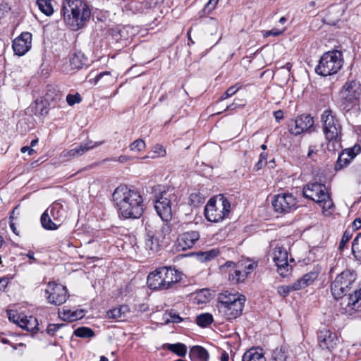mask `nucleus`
Listing matches in <instances>:
<instances>
[{"label": "nucleus", "mask_w": 361, "mask_h": 361, "mask_svg": "<svg viewBox=\"0 0 361 361\" xmlns=\"http://www.w3.org/2000/svg\"><path fill=\"white\" fill-rule=\"evenodd\" d=\"M355 279V272L346 269L338 274L331 285V291L334 298L336 300L342 299L341 312L348 315L361 311V288L355 290L347 298H344L352 288Z\"/></svg>", "instance_id": "nucleus-1"}, {"label": "nucleus", "mask_w": 361, "mask_h": 361, "mask_svg": "<svg viewBox=\"0 0 361 361\" xmlns=\"http://www.w3.org/2000/svg\"><path fill=\"white\" fill-rule=\"evenodd\" d=\"M113 200L124 218L137 219L144 212V200L137 190L126 185L117 187L113 193Z\"/></svg>", "instance_id": "nucleus-2"}, {"label": "nucleus", "mask_w": 361, "mask_h": 361, "mask_svg": "<svg viewBox=\"0 0 361 361\" xmlns=\"http://www.w3.org/2000/svg\"><path fill=\"white\" fill-rule=\"evenodd\" d=\"M61 12L67 25L76 30L82 27L90 20L91 11L83 0H65Z\"/></svg>", "instance_id": "nucleus-3"}, {"label": "nucleus", "mask_w": 361, "mask_h": 361, "mask_svg": "<svg viewBox=\"0 0 361 361\" xmlns=\"http://www.w3.org/2000/svg\"><path fill=\"white\" fill-rule=\"evenodd\" d=\"M245 297L238 293H231L224 291L218 296V313L226 320L236 319L242 314Z\"/></svg>", "instance_id": "nucleus-4"}, {"label": "nucleus", "mask_w": 361, "mask_h": 361, "mask_svg": "<svg viewBox=\"0 0 361 361\" xmlns=\"http://www.w3.org/2000/svg\"><path fill=\"white\" fill-rule=\"evenodd\" d=\"M303 195L317 203L322 209L323 213L331 214L334 203L324 184L317 182L309 183L303 188Z\"/></svg>", "instance_id": "nucleus-5"}, {"label": "nucleus", "mask_w": 361, "mask_h": 361, "mask_svg": "<svg viewBox=\"0 0 361 361\" xmlns=\"http://www.w3.org/2000/svg\"><path fill=\"white\" fill-rule=\"evenodd\" d=\"M231 211L230 201L223 195L209 200L204 208L206 219L211 222H219L228 217Z\"/></svg>", "instance_id": "nucleus-6"}, {"label": "nucleus", "mask_w": 361, "mask_h": 361, "mask_svg": "<svg viewBox=\"0 0 361 361\" xmlns=\"http://www.w3.org/2000/svg\"><path fill=\"white\" fill-rule=\"evenodd\" d=\"M178 204V196L173 189H167L156 196L154 209L164 221H169L173 215V209Z\"/></svg>", "instance_id": "nucleus-7"}, {"label": "nucleus", "mask_w": 361, "mask_h": 361, "mask_svg": "<svg viewBox=\"0 0 361 361\" xmlns=\"http://www.w3.org/2000/svg\"><path fill=\"white\" fill-rule=\"evenodd\" d=\"M343 64L341 51L331 50L325 52L320 58L315 72L322 76H329L338 73Z\"/></svg>", "instance_id": "nucleus-8"}, {"label": "nucleus", "mask_w": 361, "mask_h": 361, "mask_svg": "<svg viewBox=\"0 0 361 361\" xmlns=\"http://www.w3.org/2000/svg\"><path fill=\"white\" fill-rule=\"evenodd\" d=\"M322 130L328 142H340L342 135V126L336 114L326 109L321 115Z\"/></svg>", "instance_id": "nucleus-9"}, {"label": "nucleus", "mask_w": 361, "mask_h": 361, "mask_svg": "<svg viewBox=\"0 0 361 361\" xmlns=\"http://www.w3.org/2000/svg\"><path fill=\"white\" fill-rule=\"evenodd\" d=\"M361 96V84L355 80H348L339 92V99L343 109L348 108Z\"/></svg>", "instance_id": "nucleus-10"}, {"label": "nucleus", "mask_w": 361, "mask_h": 361, "mask_svg": "<svg viewBox=\"0 0 361 361\" xmlns=\"http://www.w3.org/2000/svg\"><path fill=\"white\" fill-rule=\"evenodd\" d=\"M271 203L274 210L279 214H287L298 208V200L291 193L281 192L273 197Z\"/></svg>", "instance_id": "nucleus-11"}, {"label": "nucleus", "mask_w": 361, "mask_h": 361, "mask_svg": "<svg viewBox=\"0 0 361 361\" xmlns=\"http://www.w3.org/2000/svg\"><path fill=\"white\" fill-rule=\"evenodd\" d=\"M45 295L48 302L55 305L64 303L68 297L66 287L54 281L48 283Z\"/></svg>", "instance_id": "nucleus-12"}, {"label": "nucleus", "mask_w": 361, "mask_h": 361, "mask_svg": "<svg viewBox=\"0 0 361 361\" xmlns=\"http://www.w3.org/2000/svg\"><path fill=\"white\" fill-rule=\"evenodd\" d=\"M103 141L93 142L92 140H87L81 142L79 145L71 149H65L59 154L61 161H68L71 159L79 157L86 153L87 151L92 149L103 144Z\"/></svg>", "instance_id": "nucleus-13"}, {"label": "nucleus", "mask_w": 361, "mask_h": 361, "mask_svg": "<svg viewBox=\"0 0 361 361\" xmlns=\"http://www.w3.org/2000/svg\"><path fill=\"white\" fill-rule=\"evenodd\" d=\"M273 260L277 267L278 273L286 276L288 274L290 266L288 264V254L286 249L282 246L276 245L274 249Z\"/></svg>", "instance_id": "nucleus-14"}, {"label": "nucleus", "mask_w": 361, "mask_h": 361, "mask_svg": "<svg viewBox=\"0 0 361 361\" xmlns=\"http://www.w3.org/2000/svg\"><path fill=\"white\" fill-rule=\"evenodd\" d=\"M317 341L322 349L329 351L334 350L339 342L336 334L327 328H323L319 330L317 333Z\"/></svg>", "instance_id": "nucleus-15"}, {"label": "nucleus", "mask_w": 361, "mask_h": 361, "mask_svg": "<svg viewBox=\"0 0 361 361\" xmlns=\"http://www.w3.org/2000/svg\"><path fill=\"white\" fill-rule=\"evenodd\" d=\"M314 125V120L310 115H301L290 121L289 132L294 135H298L308 130Z\"/></svg>", "instance_id": "nucleus-16"}, {"label": "nucleus", "mask_w": 361, "mask_h": 361, "mask_svg": "<svg viewBox=\"0 0 361 361\" xmlns=\"http://www.w3.org/2000/svg\"><path fill=\"white\" fill-rule=\"evenodd\" d=\"M200 238L197 231H191L185 232L178 235L175 243L177 251H185L192 248Z\"/></svg>", "instance_id": "nucleus-17"}, {"label": "nucleus", "mask_w": 361, "mask_h": 361, "mask_svg": "<svg viewBox=\"0 0 361 361\" xmlns=\"http://www.w3.org/2000/svg\"><path fill=\"white\" fill-rule=\"evenodd\" d=\"M32 34L28 32H22L13 41L12 47L18 56L25 55L31 48Z\"/></svg>", "instance_id": "nucleus-18"}, {"label": "nucleus", "mask_w": 361, "mask_h": 361, "mask_svg": "<svg viewBox=\"0 0 361 361\" xmlns=\"http://www.w3.org/2000/svg\"><path fill=\"white\" fill-rule=\"evenodd\" d=\"M360 152L361 147L357 145H354L351 148L343 149L338 156V160L335 165V169L338 171L347 166L350 162Z\"/></svg>", "instance_id": "nucleus-19"}, {"label": "nucleus", "mask_w": 361, "mask_h": 361, "mask_svg": "<svg viewBox=\"0 0 361 361\" xmlns=\"http://www.w3.org/2000/svg\"><path fill=\"white\" fill-rule=\"evenodd\" d=\"M163 288L164 290L171 288L181 280V273L171 267H163Z\"/></svg>", "instance_id": "nucleus-20"}, {"label": "nucleus", "mask_w": 361, "mask_h": 361, "mask_svg": "<svg viewBox=\"0 0 361 361\" xmlns=\"http://www.w3.org/2000/svg\"><path fill=\"white\" fill-rule=\"evenodd\" d=\"M161 241L153 231H148L145 238V249L148 255H154L160 250Z\"/></svg>", "instance_id": "nucleus-21"}, {"label": "nucleus", "mask_w": 361, "mask_h": 361, "mask_svg": "<svg viewBox=\"0 0 361 361\" xmlns=\"http://www.w3.org/2000/svg\"><path fill=\"white\" fill-rule=\"evenodd\" d=\"M319 271L320 269L319 267H314L312 271L305 274L302 278L293 283L294 290H300L312 284L318 277Z\"/></svg>", "instance_id": "nucleus-22"}, {"label": "nucleus", "mask_w": 361, "mask_h": 361, "mask_svg": "<svg viewBox=\"0 0 361 361\" xmlns=\"http://www.w3.org/2000/svg\"><path fill=\"white\" fill-rule=\"evenodd\" d=\"M48 212L53 220L57 221L61 225L66 219V207H64L60 201H56L51 204L46 210Z\"/></svg>", "instance_id": "nucleus-23"}, {"label": "nucleus", "mask_w": 361, "mask_h": 361, "mask_svg": "<svg viewBox=\"0 0 361 361\" xmlns=\"http://www.w3.org/2000/svg\"><path fill=\"white\" fill-rule=\"evenodd\" d=\"M44 102L51 107L60 106L63 103V95L51 85L47 87V92L44 95Z\"/></svg>", "instance_id": "nucleus-24"}, {"label": "nucleus", "mask_w": 361, "mask_h": 361, "mask_svg": "<svg viewBox=\"0 0 361 361\" xmlns=\"http://www.w3.org/2000/svg\"><path fill=\"white\" fill-rule=\"evenodd\" d=\"M163 268L160 267L157 269L153 272H151L147 277V285L150 289L153 290H164L163 281L164 277Z\"/></svg>", "instance_id": "nucleus-25"}, {"label": "nucleus", "mask_w": 361, "mask_h": 361, "mask_svg": "<svg viewBox=\"0 0 361 361\" xmlns=\"http://www.w3.org/2000/svg\"><path fill=\"white\" fill-rule=\"evenodd\" d=\"M59 317L63 321L73 322L84 317V312L82 310H71L69 309H63L59 311Z\"/></svg>", "instance_id": "nucleus-26"}, {"label": "nucleus", "mask_w": 361, "mask_h": 361, "mask_svg": "<svg viewBox=\"0 0 361 361\" xmlns=\"http://www.w3.org/2000/svg\"><path fill=\"white\" fill-rule=\"evenodd\" d=\"M189 356L192 361H208L209 359L207 350L199 345H195L190 348Z\"/></svg>", "instance_id": "nucleus-27"}, {"label": "nucleus", "mask_w": 361, "mask_h": 361, "mask_svg": "<svg viewBox=\"0 0 361 361\" xmlns=\"http://www.w3.org/2000/svg\"><path fill=\"white\" fill-rule=\"evenodd\" d=\"M40 222L44 229L48 231L57 230L61 226L57 221L53 220L51 215L48 212L44 211L41 216Z\"/></svg>", "instance_id": "nucleus-28"}, {"label": "nucleus", "mask_w": 361, "mask_h": 361, "mask_svg": "<svg viewBox=\"0 0 361 361\" xmlns=\"http://www.w3.org/2000/svg\"><path fill=\"white\" fill-rule=\"evenodd\" d=\"M242 361H266L261 348H252L245 352Z\"/></svg>", "instance_id": "nucleus-29"}, {"label": "nucleus", "mask_w": 361, "mask_h": 361, "mask_svg": "<svg viewBox=\"0 0 361 361\" xmlns=\"http://www.w3.org/2000/svg\"><path fill=\"white\" fill-rule=\"evenodd\" d=\"M163 348L167 349L180 357H185L187 353L186 345L181 343L174 344L165 343L163 345Z\"/></svg>", "instance_id": "nucleus-30"}, {"label": "nucleus", "mask_w": 361, "mask_h": 361, "mask_svg": "<svg viewBox=\"0 0 361 361\" xmlns=\"http://www.w3.org/2000/svg\"><path fill=\"white\" fill-rule=\"evenodd\" d=\"M129 312V308L127 305H121L118 307L110 310L107 312L109 318L111 319H121L125 314Z\"/></svg>", "instance_id": "nucleus-31"}, {"label": "nucleus", "mask_w": 361, "mask_h": 361, "mask_svg": "<svg viewBox=\"0 0 361 361\" xmlns=\"http://www.w3.org/2000/svg\"><path fill=\"white\" fill-rule=\"evenodd\" d=\"M248 271L245 269H240L238 266L237 269H235L233 274H229V280L234 281L235 283L243 282L247 277Z\"/></svg>", "instance_id": "nucleus-32"}, {"label": "nucleus", "mask_w": 361, "mask_h": 361, "mask_svg": "<svg viewBox=\"0 0 361 361\" xmlns=\"http://www.w3.org/2000/svg\"><path fill=\"white\" fill-rule=\"evenodd\" d=\"M352 252L355 258L361 262V232L357 235L353 241Z\"/></svg>", "instance_id": "nucleus-33"}, {"label": "nucleus", "mask_w": 361, "mask_h": 361, "mask_svg": "<svg viewBox=\"0 0 361 361\" xmlns=\"http://www.w3.org/2000/svg\"><path fill=\"white\" fill-rule=\"evenodd\" d=\"M39 9L46 16H51L54 13L51 0H37Z\"/></svg>", "instance_id": "nucleus-34"}, {"label": "nucleus", "mask_w": 361, "mask_h": 361, "mask_svg": "<svg viewBox=\"0 0 361 361\" xmlns=\"http://www.w3.org/2000/svg\"><path fill=\"white\" fill-rule=\"evenodd\" d=\"M220 252L218 248H213L209 250H206L200 252L198 256L202 262H208L214 259L219 255Z\"/></svg>", "instance_id": "nucleus-35"}, {"label": "nucleus", "mask_w": 361, "mask_h": 361, "mask_svg": "<svg viewBox=\"0 0 361 361\" xmlns=\"http://www.w3.org/2000/svg\"><path fill=\"white\" fill-rule=\"evenodd\" d=\"M166 154V152L165 149L161 145H156L153 147L151 152L149 155H147L142 159H147V158H151V159H155L157 157H164Z\"/></svg>", "instance_id": "nucleus-36"}, {"label": "nucleus", "mask_w": 361, "mask_h": 361, "mask_svg": "<svg viewBox=\"0 0 361 361\" xmlns=\"http://www.w3.org/2000/svg\"><path fill=\"white\" fill-rule=\"evenodd\" d=\"M70 64L74 69L81 68L85 64L82 54L80 53L73 54L70 59Z\"/></svg>", "instance_id": "nucleus-37"}, {"label": "nucleus", "mask_w": 361, "mask_h": 361, "mask_svg": "<svg viewBox=\"0 0 361 361\" xmlns=\"http://www.w3.org/2000/svg\"><path fill=\"white\" fill-rule=\"evenodd\" d=\"M213 322V317L209 313L201 314L196 318V323L202 327H206Z\"/></svg>", "instance_id": "nucleus-38"}, {"label": "nucleus", "mask_w": 361, "mask_h": 361, "mask_svg": "<svg viewBox=\"0 0 361 361\" xmlns=\"http://www.w3.org/2000/svg\"><path fill=\"white\" fill-rule=\"evenodd\" d=\"M288 353L283 348H277L272 353L273 361H286Z\"/></svg>", "instance_id": "nucleus-39"}, {"label": "nucleus", "mask_w": 361, "mask_h": 361, "mask_svg": "<svg viewBox=\"0 0 361 361\" xmlns=\"http://www.w3.org/2000/svg\"><path fill=\"white\" fill-rule=\"evenodd\" d=\"M74 334L80 338H91L94 336V333L90 328L79 327L75 330Z\"/></svg>", "instance_id": "nucleus-40"}, {"label": "nucleus", "mask_w": 361, "mask_h": 361, "mask_svg": "<svg viewBox=\"0 0 361 361\" xmlns=\"http://www.w3.org/2000/svg\"><path fill=\"white\" fill-rule=\"evenodd\" d=\"M38 323L35 317L29 316L26 320V324L25 325V330L28 331H34L37 329Z\"/></svg>", "instance_id": "nucleus-41"}, {"label": "nucleus", "mask_w": 361, "mask_h": 361, "mask_svg": "<svg viewBox=\"0 0 361 361\" xmlns=\"http://www.w3.org/2000/svg\"><path fill=\"white\" fill-rule=\"evenodd\" d=\"M190 204L193 206H197V204L202 203L204 201V197L200 192H192L190 195Z\"/></svg>", "instance_id": "nucleus-42"}, {"label": "nucleus", "mask_w": 361, "mask_h": 361, "mask_svg": "<svg viewBox=\"0 0 361 361\" xmlns=\"http://www.w3.org/2000/svg\"><path fill=\"white\" fill-rule=\"evenodd\" d=\"M130 149L131 151L140 152L145 147V142L142 139L135 140L130 145Z\"/></svg>", "instance_id": "nucleus-43"}, {"label": "nucleus", "mask_w": 361, "mask_h": 361, "mask_svg": "<svg viewBox=\"0 0 361 361\" xmlns=\"http://www.w3.org/2000/svg\"><path fill=\"white\" fill-rule=\"evenodd\" d=\"M353 231L350 228H348L345 231L342 239L340 242L339 248L342 249L345 246V245L350 240L353 235Z\"/></svg>", "instance_id": "nucleus-44"}, {"label": "nucleus", "mask_w": 361, "mask_h": 361, "mask_svg": "<svg viewBox=\"0 0 361 361\" xmlns=\"http://www.w3.org/2000/svg\"><path fill=\"white\" fill-rule=\"evenodd\" d=\"M291 290H295L293 283L291 286H281L277 288L278 293L282 297H286Z\"/></svg>", "instance_id": "nucleus-45"}, {"label": "nucleus", "mask_w": 361, "mask_h": 361, "mask_svg": "<svg viewBox=\"0 0 361 361\" xmlns=\"http://www.w3.org/2000/svg\"><path fill=\"white\" fill-rule=\"evenodd\" d=\"M267 154L265 153H262L259 155V161L255 165L254 169L255 171H259L262 169L264 166L267 165Z\"/></svg>", "instance_id": "nucleus-46"}, {"label": "nucleus", "mask_w": 361, "mask_h": 361, "mask_svg": "<svg viewBox=\"0 0 361 361\" xmlns=\"http://www.w3.org/2000/svg\"><path fill=\"white\" fill-rule=\"evenodd\" d=\"M64 326L63 324H50L47 326V332L50 336H54L56 331Z\"/></svg>", "instance_id": "nucleus-47"}, {"label": "nucleus", "mask_w": 361, "mask_h": 361, "mask_svg": "<svg viewBox=\"0 0 361 361\" xmlns=\"http://www.w3.org/2000/svg\"><path fill=\"white\" fill-rule=\"evenodd\" d=\"M8 317L9 321L12 322L13 323L18 324L19 319H20L21 313H17L15 311L9 310L7 312Z\"/></svg>", "instance_id": "nucleus-48"}, {"label": "nucleus", "mask_w": 361, "mask_h": 361, "mask_svg": "<svg viewBox=\"0 0 361 361\" xmlns=\"http://www.w3.org/2000/svg\"><path fill=\"white\" fill-rule=\"evenodd\" d=\"M80 97L79 94L72 95L68 94L66 97V102L69 105H73L80 102Z\"/></svg>", "instance_id": "nucleus-49"}, {"label": "nucleus", "mask_w": 361, "mask_h": 361, "mask_svg": "<svg viewBox=\"0 0 361 361\" xmlns=\"http://www.w3.org/2000/svg\"><path fill=\"white\" fill-rule=\"evenodd\" d=\"M238 88L236 87L235 86L230 87L226 91V92L221 97V100H224V99H226L231 97L232 95H233L238 91Z\"/></svg>", "instance_id": "nucleus-50"}, {"label": "nucleus", "mask_w": 361, "mask_h": 361, "mask_svg": "<svg viewBox=\"0 0 361 361\" xmlns=\"http://www.w3.org/2000/svg\"><path fill=\"white\" fill-rule=\"evenodd\" d=\"M318 149L317 145H311L309 147L308 152H307V157L314 160L316 155L317 154Z\"/></svg>", "instance_id": "nucleus-51"}, {"label": "nucleus", "mask_w": 361, "mask_h": 361, "mask_svg": "<svg viewBox=\"0 0 361 361\" xmlns=\"http://www.w3.org/2000/svg\"><path fill=\"white\" fill-rule=\"evenodd\" d=\"M283 32V30H279L278 29H272L271 30H266V31H263V36L264 37H268L269 36H279L281 34H282Z\"/></svg>", "instance_id": "nucleus-52"}, {"label": "nucleus", "mask_w": 361, "mask_h": 361, "mask_svg": "<svg viewBox=\"0 0 361 361\" xmlns=\"http://www.w3.org/2000/svg\"><path fill=\"white\" fill-rule=\"evenodd\" d=\"M108 77L109 80H107V82H112L114 81V78L111 77V73L109 71H105L100 73L99 75H97L95 78L96 82L100 80L104 77Z\"/></svg>", "instance_id": "nucleus-53"}, {"label": "nucleus", "mask_w": 361, "mask_h": 361, "mask_svg": "<svg viewBox=\"0 0 361 361\" xmlns=\"http://www.w3.org/2000/svg\"><path fill=\"white\" fill-rule=\"evenodd\" d=\"M218 1L219 0H209L206 4L204 9L207 10L209 12L213 11L216 8Z\"/></svg>", "instance_id": "nucleus-54"}, {"label": "nucleus", "mask_w": 361, "mask_h": 361, "mask_svg": "<svg viewBox=\"0 0 361 361\" xmlns=\"http://www.w3.org/2000/svg\"><path fill=\"white\" fill-rule=\"evenodd\" d=\"M361 228V218H356L352 223L351 231H354Z\"/></svg>", "instance_id": "nucleus-55"}, {"label": "nucleus", "mask_w": 361, "mask_h": 361, "mask_svg": "<svg viewBox=\"0 0 361 361\" xmlns=\"http://www.w3.org/2000/svg\"><path fill=\"white\" fill-rule=\"evenodd\" d=\"M20 319H19L18 326H19L23 329H25V325L26 324V320L27 318V316L25 315L24 314H21Z\"/></svg>", "instance_id": "nucleus-56"}, {"label": "nucleus", "mask_w": 361, "mask_h": 361, "mask_svg": "<svg viewBox=\"0 0 361 361\" xmlns=\"http://www.w3.org/2000/svg\"><path fill=\"white\" fill-rule=\"evenodd\" d=\"M354 173L355 176L361 180V164H359L354 168Z\"/></svg>", "instance_id": "nucleus-57"}, {"label": "nucleus", "mask_w": 361, "mask_h": 361, "mask_svg": "<svg viewBox=\"0 0 361 361\" xmlns=\"http://www.w3.org/2000/svg\"><path fill=\"white\" fill-rule=\"evenodd\" d=\"M275 119L276 121L279 122L283 118V112L281 110H279L274 112V114Z\"/></svg>", "instance_id": "nucleus-58"}, {"label": "nucleus", "mask_w": 361, "mask_h": 361, "mask_svg": "<svg viewBox=\"0 0 361 361\" xmlns=\"http://www.w3.org/2000/svg\"><path fill=\"white\" fill-rule=\"evenodd\" d=\"M130 159V158L128 156L121 155L116 159H114V161H118L120 163H125V162H127L128 161H129Z\"/></svg>", "instance_id": "nucleus-59"}, {"label": "nucleus", "mask_w": 361, "mask_h": 361, "mask_svg": "<svg viewBox=\"0 0 361 361\" xmlns=\"http://www.w3.org/2000/svg\"><path fill=\"white\" fill-rule=\"evenodd\" d=\"M20 151L22 153L28 152V154L30 155H31L34 152V150L30 147H27V146L23 147L21 148Z\"/></svg>", "instance_id": "nucleus-60"}, {"label": "nucleus", "mask_w": 361, "mask_h": 361, "mask_svg": "<svg viewBox=\"0 0 361 361\" xmlns=\"http://www.w3.org/2000/svg\"><path fill=\"white\" fill-rule=\"evenodd\" d=\"M182 320V318L179 315L173 314L171 316V322L173 323H179Z\"/></svg>", "instance_id": "nucleus-61"}, {"label": "nucleus", "mask_w": 361, "mask_h": 361, "mask_svg": "<svg viewBox=\"0 0 361 361\" xmlns=\"http://www.w3.org/2000/svg\"><path fill=\"white\" fill-rule=\"evenodd\" d=\"M255 267L256 266L255 265L254 263H250L244 267V269L248 271L249 274L252 270H253L255 268Z\"/></svg>", "instance_id": "nucleus-62"}, {"label": "nucleus", "mask_w": 361, "mask_h": 361, "mask_svg": "<svg viewBox=\"0 0 361 361\" xmlns=\"http://www.w3.org/2000/svg\"><path fill=\"white\" fill-rule=\"evenodd\" d=\"M235 267V264L231 261L226 262L224 265L221 267L222 270L225 269L227 267Z\"/></svg>", "instance_id": "nucleus-63"}, {"label": "nucleus", "mask_w": 361, "mask_h": 361, "mask_svg": "<svg viewBox=\"0 0 361 361\" xmlns=\"http://www.w3.org/2000/svg\"><path fill=\"white\" fill-rule=\"evenodd\" d=\"M6 284L7 282L6 279H0V291L6 288Z\"/></svg>", "instance_id": "nucleus-64"}]
</instances>
